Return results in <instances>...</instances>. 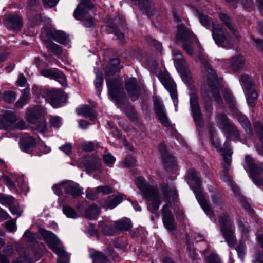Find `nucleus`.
I'll list each match as a JSON object with an SVG mask.
<instances>
[{"label": "nucleus", "mask_w": 263, "mask_h": 263, "mask_svg": "<svg viewBox=\"0 0 263 263\" xmlns=\"http://www.w3.org/2000/svg\"><path fill=\"white\" fill-rule=\"evenodd\" d=\"M15 93L12 91L5 92L4 94V99L6 102H12L15 99Z\"/></svg>", "instance_id": "37998d69"}, {"label": "nucleus", "mask_w": 263, "mask_h": 263, "mask_svg": "<svg viewBox=\"0 0 263 263\" xmlns=\"http://www.w3.org/2000/svg\"><path fill=\"white\" fill-rule=\"evenodd\" d=\"M208 263H220L219 257L216 254H211L207 258Z\"/></svg>", "instance_id": "bf43d9fd"}, {"label": "nucleus", "mask_w": 263, "mask_h": 263, "mask_svg": "<svg viewBox=\"0 0 263 263\" xmlns=\"http://www.w3.org/2000/svg\"><path fill=\"white\" fill-rule=\"evenodd\" d=\"M52 38L57 42L65 45H68L69 41L65 36L62 32L58 31H54L52 33Z\"/></svg>", "instance_id": "c85d7f7f"}, {"label": "nucleus", "mask_w": 263, "mask_h": 263, "mask_svg": "<svg viewBox=\"0 0 263 263\" xmlns=\"http://www.w3.org/2000/svg\"><path fill=\"white\" fill-rule=\"evenodd\" d=\"M220 174L221 177L225 182L230 184L232 183L231 177L230 176L229 173L227 172V171H222L220 173Z\"/></svg>", "instance_id": "09e8293b"}, {"label": "nucleus", "mask_w": 263, "mask_h": 263, "mask_svg": "<svg viewBox=\"0 0 263 263\" xmlns=\"http://www.w3.org/2000/svg\"><path fill=\"white\" fill-rule=\"evenodd\" d=\"M97 192L99 193V194H107L112 192V189L108 186H100L97 187Z\"/></svg>", "instance_id": "79ce46f5"}, {"label": "nucleus", "mask_w": 263, "mask_h": 263, "mask_svg": "<svg viewBox=\"0 0 263 263\" xmlns=\"http://www.w3.org/2000/svg\"><path fill=\"white\" fill-rule=\"evenodd\" d=\"M82 148L87 152H90L94 148V144L92 142H83L82 143Z\"/></svg>", "instance_id": "864d4df0"}, {"label": "nucleus", "mask_w": 263, "mask_h": 263, "mask_svg": "<svg viewBox=\"0 0 263 263\" xmlns=\"http://www.w3.org/2000/svg\"><path fill=\"white\" fill-rule=\"evenodd\" d=\"M154 102L155 111L162 124L165 126H168L170 125L169 120L166 115L162 102L158 99H155Z\"/></svg>", "instance_id": "f8f14e48"}, {"label": "nucleus", "mask_w": 263, "mask_h": 263, "mask_svg": "<svg viewBox=\"0 0 263 263\" xmlns=\"http://www.w3.org/2000/svg\"><path fill=\"white\" fill-rule=\"evenodd\" d=\"M29 99V94H28V92L27 91H25L21 99L17 101V103L20 105H22L24 104V102L25 101H26L27 100H28Z\"/></svg>", "instance_id": "e2e57ef3"}, {"label": "nucleus", "mask_w": 263, "mask_h": 263, "mask_svg": "<svg viewBox=\"0 0 263 263\" xmlns=\"http://www.w3.org/2000/svg\"><path fill=\"white\" fill-rule=\"evenodd\" d=\"M14 29H19L22 26V22L20 17L17 15H10L7 18Z\"/></svg>", "instance_id": "c756f323"}, {"label": "nucleus", "mask_w": 263, "mask_h": 263, "mask_svg": "<svg viewBox=\"0 0 263 263\" xmlns=\"http://www.w3.org/2000/svg\"><path fill=\"white\" fill-rule=\"evenodd\" d=\"M43 236L49 247L58 255V263H68L69 255L65 252L61 241L52 233L44 231L42 233Z\"/></svg>", "instance_id": "7ed1b4c3"}, {"label": "nucleus", "mask_w": 263, "mask_h": 263, "mask_svg": "<svg viewBox=\"0 0 263 263\" xmlns=\"http://www.w3.org/2000/svg\"><path fill=\"white\" fill-rule=\"evenodd\" d=\"M103 82L102 74L101 73L97 74L95 80V85L96 88L100 89L101 88Z\"/></svg>", "instance_id": "49530a36"}, {"label": "nucleus", "mask_w": 263, "mask_h": 263, "mask_svg": "<svg viewBox=\"0 0 263 263\" xmlns=\"http://www.w3.org/2000/svg\"><path fill=\"white\" fill-rule=\"evenodd\" d=\"M102 166L101 160L97 156H92L85 161L84 166L88 173L100 170Z\"/></svg>", "instance_id": "4468645a"}, {"label": "nucleus", "mask_w": 263, "mask_h": 263, "mask_svg": "<svg viewBox=\"0 0 263 263\" xmlns=\"http://www.w3.org/2000/svg\"><path fill=\"white\" fill-rule=\"evenodd\" d=\"M66 183L61 184L55 185L53 187L54 193L57 195H60L62 193L63 190L65 191Z\"/></svg>", "instance_id": "8fccbe9b"}, {"label": "nucleus", "mask_w": 263, "mask_h": 263, "mask_svg": "<svg viewBox=\"0 0 263 263\" xmlns=\"http://www.w3.org/2000/svg\"><path fill=\"white\" fill-rule=\"evenodd\" d=\"M21 149L26 153H30L31 148L35 144V139L31 136H25L20 140Z\"/></svg>", "instance_id": "f3484780"}, {"label": "nucleus", "mask_w": 263, "mask_h": 263, "mask_svg": "<svg viewBox=\"0 0 263 263\" xmlns=\"http://www.w3.org/2000/svg\"><path fill=\"white\" fill-rule=\"evenodd\" d=\"M163 222L165 227L169 231H173L176 227L174 222V217L171 212L167 205L165 204L162 207Z\"/></svg>", "instance_id": "ddd939ff"}, {"label": "nucleus", "mask_w": 263, "mask_h": 263, "mask_svg": "<svg viewBox=\"0 0 263 263\" xmlns=\"http://www.w3.org/2000/svg\"><path fill=\"white\" fill-rule=\"evenodd\" d=\"M134 158L132 156H129L125 159L124 165L125 167H129L133 166L134 164Z\"/></svg>", "instance_id": "5fc2aeb1"}, {"label": "nucleus", "mask_w": 263, "mask_h": 263, "mask_svg": "<svg viewBox=\"0 0 263 263\" xmlns=\"http://www.w3.org/2000/svg\"><path fill=\"white\" fill-rule=\"evenodd\" d=\"M91 257L95 262L97 261L105 262L107 261L106 257L100 252H95L94 254L91 255Z\"/></svg>", "instance_id": "58836bf2"}, {"label": "nucleus", "mask_w": 263, "mask_h": 263, "mask_svg": "<svg viewBox=\"0 0 263 263\" xmlns=\"http://www.w3.org/2000/svg\"><path fill=\"white\" fill-rule=\"evenodd\" d=\"M80 3L74 12V16L77 20H82L89 10L92 8L93 5L90 0H79Z\"/></svg>", "instance_id": "9b49d317"}, {"label": "nucleus", "mask_w": 263, "mask_h": 263, "mask_svg": "<svg viewBox=\"0 0 263 263\" xmlns=\"http://www.w3.org/2000/svg\"><path fill=\"white\" fill-rule=\"evenodd\" d=\"M199 59L201 63H202L204 65L206 70V72L209 74L207 76V80L209 83V84L211 85V83L213 82L217 83V79L216 75L214 70L211 67H210V66L209 65L205 59L200 56L199 57Z\"/></svg>", "instance_id": "aec40b11"}, {"label": "nucleus", "mask_w": 263, "mask_h": 263, "mask_svg": "<svg viewBox=\"0 0 263 263\" xmlns=\"http://www.w3.org/2000/svg\"><path fill=\"white\" fill-rule=\"evenodd\" d=\"M60 149L63 151L66 154L69 155L72 152L71 145L69 143L65 144L63 146L60 147Z\"/></svg>", "instance_id": "6e6d98bb"}, {"label": "nucleus", "mask_w": 263, "mask_h": 263, "mask_svg": "<svg viewBox=\"0 0 263 263\" xmlns=\"http://www.w3.org/2000/svg\"><path fill=\"white\" fill-rule=\"evenodd\" d=\"M220 20L227 26L234 36L238 40L240 39L239 33L233 24L231 18L224 13H220L219 15Z\"/></svg>", "instance_id": "dca6fc26"}, {"label": "nucleus", "mask_w": 263, "mask_h": 263, "mask_svg": "<svg viewBox=\"0 0 263 263\" xmlns=\"http://www.w3.org/2000/svg\"><path fill=\"white\" fill-rule=\"evenodd\" d=\"M126 87L129 95L131 96L137 97L139 95V86L135 78H131L126 82Z\"/></svg>", "instance_id": "a211bd4d"}, {"label": "nucleus", "mask_w": 263, "mask_h": 263, "mask_svg": "<svg viewBox=\"0 0 263 263\" xmlns=\"http://www.w3.org/2000/svg\"><path fill=\"white\" fill-rule=\"evenodd\" d=\"M257 99V95L256 91L252 89L248 90L247 100L250 105L253 106L255 105Z\"/></svg>", "instance_id": "2f4dec72"}, {"label": "nucleus", "mask_w": 263, "mask_h": 263, "mask_svg": "<svg viewBox=\"0 0 263 263\" xmlns=\"http://www.w3.org/2000/svg\"><path fill=\"white\" fill-rule=\"evenodd\" d=\"M44 97L49 102L51 105L54 108L60 106L64 100L63 92L56 89H47L44 92Z\"/></svg>", "instance_id": "1a4fd4ad"}, {"label": "nucleus", "mask_w": 263, "mask_h": 263, "mask_svg": "<svg viewBox=\"0 0 263 263\" xmlns=\"http://www.w3.org/2000/svg\"><path fill=\"white\" fill-rule=\"evenodd\" d=\"M86 197L90 200H95L96 199L99 193L97 192V189L96 191H92L91 189H88L86 193Z\"/></svg>", "instance_id": "c03bdc74"}, {"label": "nucleus", "mask_w": 263, "mask_h": 263, "mask_svg": "<svg viewBox=\"0 0 263 263\" xmlns=\"http://www.w3.org/2000/svg\"><path fill=\"white\" fill-rule=\"evenodd\" d=\"M220 230L228 243L231 247L236 243V238L233 235V229L228 216L224 215L219 218Z\"/></svg>", "instance_id": "423d86ee"}, {"label": "nucleus", "mask_w": 263, "mask_h": 263, "mask_svg": "<svg viewBox=\"0 0 263 263\" xmlns=\"http://www.w3.org/2000/svg\"><path fill=\"white\" fill-rule=\"evenodd\" d=\"M199 18L200 23L207 28L212 26V37L217 45L223 47L225 41H231V37H228L225 34L224 29L221 25L214 24L213 21L209 20L205 15L199 14Z\"/></svg>", "instance_id": "20e7f679"}, {"label": "nucleus", "mask_w": 263, "mask_h": 263, "mask_svg": "<svg viewBox=\"0 0 263 263\" xmlns=\"http://www.w3.org/2000/svg\"><path fill=\"white\" fill-rule=\"evenodd\" d=\"M83 189L77 184L66 183L65 192L73 196H78L83 194Z\"/></svg>", "instance_id": "412c9836"}, {"label": "nucleus", "mask_w": 263, "mask_h": 263, "mask_svg": "<svg viewBox=\"0 0 263 263\" xmlns=\"http://www.w3.org/2000/svg\"><path fill=\"white\" fill-rule=\"evenodd\" d=\"M53 79L60 82L62 86L66 83V77L62 72H55Z\"/></svg>", "instance_id": "a19ab883"}, {"label": "nucleus", "mask_w": 263, "mask_h": 263, "mask_svg": "<svg viewBox=\"0 0 263 263\" xmlns=\"http://www.w3.org/2000/svg\"><path fill=\"white\" fill-rule=\"evenodd\" d=\"M173 57L175 65L179 70L185 68L186 66V62L184 60L182 55L179 51L175 50L173 52Z\"/></svg>", "instance_id": "5701e85b"}, {"label": "nucleus", "mask_w": 263, "mask_h": 263, "mask_svg": "<svg viewBox=\"0 0 263 263\" xmlns=\"http://www.w3.org/2000/svg\"><path fill=\"white\" fill-rule=\"evenodd\" d=\"M106 83L109 95L118 104L122 103L125 96L119 81L116 79H108L106 80Z\"/></svg>", "instance_id": "6e6552de"}, {"label": "nucleus", "mask_w": 263, "mask_h": 263, "mask_svg": "<svg viewBox=\"0 0 263 263\" xmlns=\"http://www.w3.org/2000/svg\"><path fill=\"white\" fill-rule=\"evenodd\" d=\"M0 121L2 123L4 128L6 129H14V123L16 121V117L13 113L10 111H7L1 117Z\"/></svg>", "instance_id": "2eb2a0df"}, {"label": "nucleus", "mask_w": 263, "mask_h": 263, "mask_svg": "<svg viewBox=\"0 0 263 263\" xmlns=\"http://www.w3.org/2000/svg\"><path fill=\"white\" fill-rule=\"evenodd\" d=\"M190 178L191 180L190 183L194 187V193L200 206L207 215H211L212 212L205 200L203 193L199 186L201 183V180L198 174L194 172H191L190 174Z\"/></svg>", "instance_id": "39448f33"}, {"label": "nucleus", "mask_w": 263, "mask_h": 263, "mask_svg": "<svg viewBox=\"0 0 263 263\" xmlns=\"http://www.w3.org/2000/svg\"><path fill=\"white\" fill-rule=\"evenodd\" d=\"M158 78L161 83L170 92L174 105L177 106L178 98L176 91V85L173 80L170 78L168 73L165 71H161L159 73Z\"/></svg>", "instance_id": "0eeeda50"}, {"label": "nucleus", "mask_w": 263, "mask_h": 263, "mask_svg": "<svg viewBox=\"0 0 263 263\" xmlns=\"http://www.w3.org/2000/svg\"><path fill=\"white\" fill-rule=\"evenodd\" d=\"M77 113L79 115L89 117L90 120H95L97 117L96 113L92 111V109L87 105H84L76 109Z\"/></svg>", "instance_id": "4be33fe9"}, {"label": "nucleus", "mask_w": 263, "mask_h": 263, "mask_svg": "<svg viewBox=\"0 0 263 263\" xmlns=\"http://www.w3.org/2000/svg\"><path fill=\"white\" fill-rule=\"evenodd\" d=\"M116 225L117 228L120 230H128L132 226L130 220L128 219L118 221L116 222Z\"/></svg>", "instance_id": "7c9ffc66"}, {"label": "nucleus", "mask_w": 263, "mask_h": 263, "mask_svg": "<svg viewBox=\"0 0 263 263\" xmlns=\"http://www.w3.org/2000/svg\"><path fill=\"white\" fill-rule=\"evenodd\" d=\"M159 151L161 154L163 161L166 165H168L173 163V158L166 151L165 146L164 144H161L160 145Z\"/></svg>", "instance_id": "bb28decb"}, {"label": "nucleus", "mask_w": 263, "mask_h": 263, "mask_svg": "<svg viewBox=\"0 0 263 263\" xmlns=\"http://www.w3.org/2000/svg\"><path fill=\"white\" fill-rule=\"evenodd\" d=\"M242 60L239 57L234 58L231 62L230 66L235 71L238 70L243 66Z\"/></svg>", "instance_id": "72a5a7b5"}, {"label": "nucleus", "mask_w": 263, "mask_h": 263, "mask_svg": "<svg viewBox=\"0 0 263 263\" xmlns=\"http://www.w3.org/2000/svg\"><path fill=\"white\" fill-rule=\"evenodd\" d=\"M41 111L38 108H34L28 110L26 113V118L28 121L32 123H35L41 116Z\"/></svg>", "instance_id": "393cba45"}, {"label": "nucleus", "mask_w": 263, "mask_h": 263, "mask_svg": "<svg viewBox=\"0 0 263 263\" xmlns=\"http://www.w3.org/2000/svg\"><path fill=\"white\" fill-rule=\"evenodd\" d=\"M45 46L48 50H50L56 55H60L62 53L61 47L53 42H47L45 43Z\"/></svg>", "instance_id": "473e14b6"}, {"label": "nucleus", "mask_w": 263, "mask_h": 263, "mask_svg": "<svg viewBox=\"0 0 263 263\" xmlns=\"http://www.w3.org/2000/svg\"><path fill=\"white\" fill-rule=\"evenodd\" d=\"M15 128L23 130L27 128V125L23 120H20L16 124H14V129Z\"/></svg>", "instance_id": "69168bd1"}, {"label": "nucleus", "mask_w": 263, "mask_h": 263, "mask_svg": "<svg viewBox=\"0 0 263 263\" xmlns=\"http://www.w3.org/2000/svg\"><path fill=\"white\" fill-rule=\"evenodd\" d=\"M241 81L248 90L251 88V87L252 85L251 83V80L247 76H242Z\"/></svg>", "instance_id": "4d7b16f0"}, {"label": "nucleus", "mask_w": 263, "mask_h": 263, "mask_svg": "<svg viewBox=\"0 0 263 263\" xmlns=\"http://www.w3.org/2000/svg\"><path fill=\"white\" fill-rule=\"evenodd\" d=\"M63 211L67 217L75 218L78 217V215L74 210L70 207L65 206L63 208Z\"/></svg>", "instance_id": "e433bc0d"}, {"label": "nucleus", "mask_w": 263, "mask_h": 263, "mask_svg": "<svg viewBox=\"0 0 263 263\" xmlns=\"http://www.w3.org/2000/svg\"><path fill=\"white\" fill-rule=\"evenodd\" d=\"M14 202V198L11 196H4L0 194V203L5 205H10Z\"/></svg>", "instance_id": "c9c22d12"}, {"label": "nucleus", "mask_w": 263, "mask_h": 263, "mask_svg": "<svg viewBox=\"0 0 263 263\" xmlns=\"http://www.w3.org/2000/svg\"><path fill=\"white\" fill-rule=\"evenodd\" d=\"M104 163L109 167H112L115 162L116 159L109 153H106L103 156Z\"/></svg>", "instance_id": "f704fd0d"}, {"label": "nucleus", "mask_w": 263, "mask_h": 263, "mask_svg": "<svg viewBox=\"0 0 263 263\" xmlns=\"http://www.w3.org/2000/svg\"><path fill=\"white\" fill-rule=\"evenodd\" d=\"M222 120L224 122L223 124L222 125V129L224 133H228L230 135H233L235 137L239 136V132L236 128L231 125L229 123L227 122V119L226 116L222 117Z\"/></svg>", "instance_id": "b1692460"}, {"label": "nucleus", "mask_w": 263, "mask_h": 263, "mask_svg": "<svg viewBox=\"0 0 263 263\" xmlns=\"http://www.w3.org/2000/svg\"><path fill=\"white\" fill-rule=\"evenodd\" d=\"M50 126L55 128H58L61 125V119L58 117H52L50 119Z\"/></svg>", "instance_id": "ea45409f"}, {"label": "nucleus", "mask_w": 263, "mask_h": 263, "mask_svg": "<svg viewBox=\"0 0 263 263\" xmlns=\"http://www.w3.org/2000/svg\"><path fill=\"white\" fill-rule=\"evenodd\" d=\"M163 196L167 198L171 197H174L176 195V190L173 185H169L167 184H164L161 186Z\"/></svg>", "instance_id": "a878e982"}, {"label": "nucleus", "mask_w": 263, "mask_h": 263, "mask_svg": "<svg viewBox=\"0 0 263 263\" xmlns=\"http://www.w3.org/2000/svg\"><path fill=\"white\" fill-rule=\"evenodd\" d=\"M9 209L13 215L20 216L21 214L22 211L15 205L10 206Z\"/></svg>", "instance_id": "774afa93"}, {"label": "nucleus", "mask_w": 263, "mask_h": 263, "mask_svg": "<svg viewBox=\"0 0 263 263\" xmlns=\"http://www.w3.org/2000/svg\"><path fill=\"white\" fill-rule=\"evenodd\" d=\"M148 42L149 44L152 45L156 47V48L161 52V50L162 49V46L157 41L153 39H149L148 40Z\"/></svg>", "instance_id": "0e129e2a"}, {"label": "nucleus", "mask_w": 263, "mask_h": 263, "mask_svg": "<svg viewBox=\"0 0 263 263\" xmlns=\"http://www.w3.org/2000/svg\"><path fill=\"white\" fill-rule=\"evenodd\" d=\"M183 68L181 70H180L181 72V77L182 80L185 83H189L191 81V76L190 73L189 72H184L182 71Z\"/></svg>", "instance_id": "de8ad7c7"}, {"label": "nucleus", "mask_w": 263, "mask_h": 263, "mask_svg": "<svg viewBox=\"0 0 263 263\" xmlns=\"http://www.w3.org/2000/svg\"><path fill=\"white\" fill-rule=\"evenodd\" d=\"M44 4L49 7L55 6L58 3V0H43Z\"/></svg>", "instance_id": "338daca9"}, {"label": "nucleus", "mask_w": 263, "mask_h": 263, "mask_svg": "<svg viewBox=\"0 0 263 263\" xmlns=\"http://www.w3.org/2000/svg\"><path fill=\"white\" fill-rule=\"evenodd\" d=\"M136 183L142 192L143 197L147 200L148 210L152 213L156 212L161 203L158 187L147 184L142 177L136 179Z\"/></svg>", "instance_id": "f257e3e1"}, {"label": "nucleus", "mask_w": 263, "mask_h": 263, "mask_svg": "<svg viewBox=\"0 0 263 263\" xmlns=\"http://www.w3.org/2000/svg\"><path fill=\"white\" fill-rule=\"evenodd\" d=\"M123 197L121 195H117L111 198L104 200L102 202L103 206L106 208L113 209L122 201Z\"/></svg>", "instance_id": "6ab92c4d"}, {"label": "nucleus", "mask_w": 263, "mask_h": 263, "mask_svg": "<svg viewBox=\"0 0 263 263\" xmlns=\"http://www.w3.org/2000/svg\"><path fill=\"white\" fill-rule=\"evenodd\" d=\"M100 214V210L96 205L89 206L86 210L85 217L87 218L95 219Z\"/></svg>", "instance_id": "cd10ccee"}, {"label": "nucleus", "mask_w": 263, "mask_h": 263, "mask_svg": "<svg viewBox=\"0 0 263 263\" xmlns=\"http://www.w3.org/2000/svg\"><path fill=\"white\" fill-rule=\"evenodd\" d=\"M246 248L243 244L241 242L240 243L237 249L238 255L239 258L243 259L245 254Z\"/></svg>", "instance_id": "3c124183"}, {"label": "nucleus", "mask_w": 263, "mask_h": 263, "mask_svg": "<svg viewBox=\"0 0 263 263\" xmlns=\"http://www.w3.org/2000/svg\"><path fill=\"white\" fill-rule=\"evenodd\" d=\"M224 100L231 104H233L234 102V98L229 91H226L224 95Z\"/></svg>", "instance_id": "13d9d810"}, {"label": "nucleus", "mask_w": 263, "mask_h": 263, "mask_svg": "<svg viewBox=\"0 0 263 263\" xmlns=\"http://www.w3.org/2000/svg\"><path fill=\"white\" fill-rule=\"evenodd\" d=\"M176 41L182 44L183 49L191 56L194 55V49L196 47H199L197 39L182 24L178 27Z\"/></svg>", "instance_id": "f03ea898"}, {"label": "nucleus", "mask_w": 263, "mask_h": 263, "mask_svg": "<svg viewBox=\"0 0 263 263\" xmlns=\"http://www.w3.org/2000/svg\"><path fill=\"white\" fill-rule=\"evenodd\" d=\"M55 71L50 69H44L41 71L42 76L53 79L55 74Z\"/></svg>", "instance_id": "603ef678"}, {"label": "nucleus", "mask_w": 263, "mask_h": 263, "mask_svg": "<svg viewBox=\"0 0 263 263\" xmlns=\"http://www.w3.org/2000/svg\"><path fill=\"white\" fill-rule=\"evenodd\" d=\"M223 156L224 162L226 163L227 165L229 167L231 162V153L230 151L227 153L223 152Z\"/></svg>", "instance_id": "680f3d73"}, {"label": "nucleus", "mask_w": 263, "mask_h": 263, "mask_svg": "<svg viewBox=\"0 0 263 263\" xmlns=\"http://www.w3.org/2000/svg\"><path fill=\"white\" fill-rule=\"evenodd\" d=\"M190 105L194 121L196 126H201L202 124V117L199 107L197 96L192 93L190 96Z\"/></svg>", "instance_id": "9d476101"}, {"label": "nucleus", "mask_w": 263, "mask_h": 263, "mask_svg": "<svg viewBox=\"0 0 263 263\" xmlns=\"http://www.w3.org/2000/svg\"><path fill=\"white\" fill-rule=\"evenodd\" d=\"M6 226L7 229L10 232L15 231L16 229L15 221H7Z\"/></svg>", "instance_id": "052dcab7"}, {"label": "nucleus", "mask_w": 263, "mask_h": 263, "mask_svg": "<svg viewBox=\"0 0 263 263\" xmlns=\"http://www.w3.org/2000/svg\"><path fill=\"white\" fill-rule=\"evenodd\" d=\"M257 173L256 172V171H254L253 169L252 168L251 175L252 177L253 178L254 183L257 186H260L262 184L263 181L262 179H261L259 176H258V173L259 172V170H257Z\"/></svg>", "instance_id": "4c0bfd02"}, {"label": "nucleus", "mask_w": 263, "mask_h": 263, "mask_svg": "<svg viewBox=\"0 0 263 263\" xmlns=\"http://www.w3.org/2000/svg\"><path fill=\"white\" fill-rule=\"evenodd\" d=\"M119 64V60L117 58L113 59L110 60L108 64V66L111 68V72H115L117 70L118 66Z\"/></svg>", "instance_id": "a18cd8bd"}]
</instances>
